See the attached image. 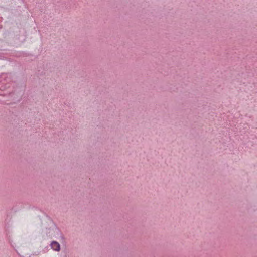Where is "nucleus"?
Returning <instances> with one entry per match:
<instances>
[{
    "label": "nucleus",
    "instance_id": "1",
    "mask_svg": "<svg viewBox=\"0 0 257 257\" xmlns=\"http://www.w3.org/2000/svg\"><path fill=\"white\" fill-rule=\"evenodd\" d=\"M51 248L55 251H59L60 250V244L56 241H53L51 244Z\"/></svg>",
    "mask_w": 257,
    "mask_h": 257
}]
</instances>
